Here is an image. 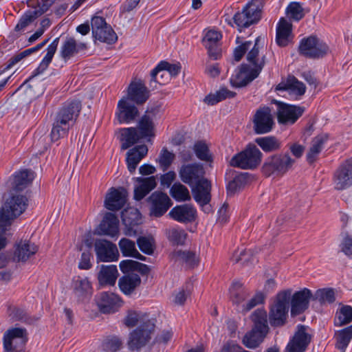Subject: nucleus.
Masks as SVG:
<instances>
[{
	"label": "nucleus",
	"instance_id": "nucleus-1",
	"mask_svg": "<svg viewBox=\"0 0 352 352\" xmlns=\"http://www.w3.org/2000/svg\"><path fill=\"white\" fill-rule=\"evenodd\" d=\"M82 104L79 100L66 101L57 111L50 133L52 142H56L67 135L81 111Z\"/></svg>",
	"mask_w": 352,
	"mask_h": 352
},
{
	"label": "nucleus",
	"instance_id": "nucleus-2",
	"mask_svg": "<svg viewBox=\"0 0 352 352\" xmlns=\"http://www.w3.org/2000/svg\"><path fill=\"white\" fill-rule=\"evenodd\" d=\"M28 199L23 195H13L6 200L0 208V230L6 232L12 221L26 209Z\"/></svg>",
	"mask_w": 352,
	"mask_h": 352
},
{
	"label": "nucleus",
	"instance_id": "nucleus-3",
	"mask_svg": "<svg viewBox=\"0 0 352 352\" xmlns=\"http://www.w3.org/2000/svg\"><path fill=\"white\" fill-rule=\"evenodd\" d=\"M295 162V159L288 152L274 154L265 160L262 171L267 177L272 175L282 176L292 168Z\"/></svg>",
	"mask_w": 352,
	"mask_h": 352
},
{
	"label": "nucleus",
	"instance_id": "nucleus-4",
	"mask_svg": "<svg viewBox=\"0 0 352 352\" xmlns=\"http://www.w3.org/2000/svg\"><path fill=\"white\" fill-rule=\"evenodd\" d=\"M262 156V153L255 145L250 144L244 151L234 155L230 164L233 167L252 170L261 164Z\"/></svg>",
	"mask_w": 352,
	"mask_h": 352
},
{
	"label": "nucleus",
	"instance_id": "nucleus-5",
	"mask_svg": "<svg viewBox=\"0 0 352 352\" xmlns=\"http://www.w3.org/2000/svg\"><path fill=\"white\" fill-rule=\"evenodd\" d=\"M291 294L290 289L280 292L277 294L269 314L270 323L272 327H280L285 324Z\"/></svg>",
	"mask_w": 352,
	"mask_h": 352
},
{
	"label": "nucleus",
	"instance_id": "nucleus-6",
	"mask_svg": "<svg viewBox=\"0 0 352 352\" xmlns=\"http://www.w3.org/2000/svg\"><path fill=\"white\" fill-rule=\"evenodd\" d=\"M3 348L6 352H24L28 342V332L22 327H12L3 334Z\"/></svg>",
	"mask_w": 352,
	"mask_h": 352
},
{
	"label": "nucleus",
	"instance_id": "nucleus-7",
	"mask_svg": "<svg viewBox=\"0 0 352 352\" xmlns=\"http://www.w3.org/2000/svg\"><path fill=\"white\" fill-rule=\"evenodd\" d=\"M261 10L258 1H251L243 7L241 12H236L232 19L239 31H241L242 28H248L258 23L261 19Z\"/></svg>",
	"mask_w": 352,
	"mask_h": 352
},
{
	"label": "nucleus",
	"instance_id": "nucleus-8",
	"mask_svg": "<svg viewBox=\"0 0 352 352\" xmlns=\"http://www.w3.org/2000/svg\"><path fill=\"white\" fill-rule=\"evenodd\" d=\"M54 3L53 0H30L28 6L32 9L26 11L15 26L16 32L23 30L37 17L45 12Z\"/></svg>",
	"mask_w": 352,
	"mask_h": 352
},
{
	"label": "nucleus",
	"instance_id": "nucleus-9",
	"mask_svg": "<svg viewBox=\"0 0 352 352\" xmlns=\"http://www.w3.org/2000/svg\"><path fill=\"white\" fill-rule=\"evenodd\" d=\"M329 51L328 45L316 36L303 38L298 47L299 54L308 58L317 59L324 56Z\"/></svg>",
	"mask_w": 352,
	"mask_h": 352
},
{
	"label": "nucleus",
	"instance_id": "nucleus-10",
	"mask_svg": "<svg viewBox=\"0 0 352 352\" xmlns=\"http://www.w3.org/2000/svg\"><path fill=\"white\" fill-rule=\"evenodd\" d=\"M91 32L93 37L100 42L112 44L116 42L118 36L110 25L106 23L102 16H95L92 17Z\"/></svg>",
	"mask_w": 352,
	"mask_h": 352
},
{
	"label": "nucleus",
	"instance_id": "nucleus-11",
	"mask_svg": "<svg viewBox=\"0 0 352 352\" xmlns=\"http://www.w3.org/2000/svg\"><path fill=\"white\" fill-rule=\"evenodd\" d=\"M154 329L155 324L152 321H147L145 324H140L130 333L128 343L129 349L134 351L144 346L151 340Z\"/></svg>",
	"mask_w": 352,
	"mask_h": 352
},
{
	"label": "nucleus",
	"instance_id": "nucleus-12",
	"mask_svg": "<svg viewBox=\"0 0 352 352\" xmlns=\"http://www.w3.org/2000/svg\"><path fill=\"white\" fill-rule=\"evenodd\" d=\"M253 124L254 131L256 134L270 132L274 124L271 109L267 106L258 108L254 116Z\"/></svg>",
	"mask_w": 352,
	"mask_h": 352
},
{
	"label": "nucleus",
	"instance_id": "nucleus-13",
	"mask_svg": "<svg viewBox=\"0 0 352 352\" xmlns=\"http://www.w3.org/2000/svg\"><path fill=\"white\" fill-rule=\"evenodd\" d=\"M309 328L298 324L292 339L287 346L288 352H304L311 342L312 336L308 332Z\"/></svg>",
	"mask_w": 352,
	"mask_h": 352
},
{
	"label": "nucleus",
	"instance_id": "nucleus-14",
	"mask_svg": "<svg viewBox=\"0 0 352 352\" xmlns=\"http://www.w3.org/2000/svg\"><path fill=\"white\" fill-rule=\"evenodd\" d=\"M179 175L181 180L190 186L206 179L204 178L205 170L203 166L197 163L182 166Z\"/></svg>",
	"mask_w": 352,
	"mask_h": 352
},
{
	"label": "nucleus",
	"instance_id": "nucleus-15",
	"mask_svg": "<svg viewBox=\"0 0 352 352\" xmlns=\"http://www.w3.org/2000/svg\"><path fill=\"white\" fill-rule=\"evenodd\" d=\"M277 105V118L281 124H294L302 115L304 109L274 100Z\"/></svg>",
	"mask_w": 352,
	"mask_h": 352
},
{
	"label": "nucleus",
	"instance_id": "nucleus-16",
	"mask_svg": "<svg viewBox=\"0 0 352 352\" xmlns=\"http://www.w3.org/2000/svg\"><path fill=\"white\" fill-rule=\"evenodd\" d=\"M150 204V214L155 217H162L172 206L168 196L162 192L155 191L148 198Z\"/></svg>",
	"mask_w": 352,
	"mask_h": 352
},
{
	"label": "nucleus",
	"instance_id": "nucleus-17",
	"mask_svg": "<svg viewBox=\"0 0 352 352\" xmlns=\"http://www.w3.org/2000/svg\"><path fill=\"white\" fill-rule=\"evenodd\" d=\"M335 188L342 190L352 186V158L343 162L333 175Z\"/></svg>",
	"mask_w": 352,
	"mask_h": 352
},
{
	"label": "nucleus",
	"instance_id": "nucleus-18",
	"mask_svg": "<svg viewBox=\"0 0 352 352\" xmlns=\"http://www.w3.org/2000/svg\"><path fill=\"white\" fill-rule=\"evenodd\" d=\"M261 70L262 65L258 68L251 69L248 65L243 64L239 71L231 77L230 83L234 87H245L257 78Z\"/></svg>",
	"mask_w": 352,
	"mask_h": 352
},
{
	"label": "nucleus",
	"instance_id": "nucleus-19",
	"mask_svg": "<svg viewBox=\"0 0 352 352\" xmlns=\"http://www.w3.org/2000/svg\"><path fill=\"white\" fill-rule=\"evenodd\" d=\"M139 116L138 108L125 97L119 100L116 117L120 124H129L135 120Z\"/></svg>",
	"mask_w": 352,
	"mask_h": 352
},
{
	"label": "nucleus",
	"instance_id": "nucleus-20",
	"mask_svg": "<svg viewBox=\"0 0 352 352\" xmlns=\"http://www.w3.org/2000/svg\"><path fill=\"white\" fill-rule=\"evenodd\" d=\"M94 246L98 260L102 262L118 260L119 256L118 248L111 242L105 239H97Z\"/></svg>",
	"mask_w": 352,
	"mask_h": 352
},
{
	"label": "nucleus",
	"instance_id": "nucleus-21",
	"mask_svg": "<svg viewBox=\"0 0 352 352\" xmlns=\"http://www.w3.org/2000/svg\"><path fill=\"white\" fill-rule=\"evenodd\" d=\"M96 303L100 312L111 314L118 310L122 301L120 297L113 293L102 292L97 296Z\"/></svg>",
	"mask_w": 352,
	"mask_h": 352
},
{
	"label": "nucleus",
	"instance_id": "nucleus-22",
	"mask_svg": "<svg viewBox=\"0 0 352 352\" xmlns=\"http://www.w3.org/2000/svg\"><path fill=\"white\" fill-rule=\"evenodd\" d=\"M150 96V91L145 86L144 83L139 80L132 81L129 85L127 96L125 97L129 101H132L138 104H144Z\"/></svg>",
	"mask_w": 352,
	"mask_h": 352
},
{
	"label": "nucleus",
	"instance_id": "nucleus-23",
	"mask_svg": "<svg viewBox=\"0 0 352 352\" xmlns=\"http://www.w3.org/2000/svg\"><path fill=\"white\" fill-rule=\"evenodd\" d=\"M311 298L312 293L309 289L295 292L291 298V315L294 316L303 313L309 307Z\"/></svg>",
	"mask_w": 352,
	"mask_h": 352
},
{
	"label": "nucleus",
	"instance_id": "nucleus-24",
	"mask_svg": "<svg viewBox=\"0 0 352 352\" xmlns=\"http://www.w3.org/2000/svg\"><path fill=\"white\" fill-rule=\"evenodd\" d=\"M221 37L222 35L219 32L210 30L206 32L202 38V43L208 50L209 57L213 60H217L221 56L219 43Z\"/></svg>",
	"mask_w": 352,
	"mask_h": 352
},
{
	"label": "nucleus",
	"instance_id": "nucleus-25",
	"mask_svg": "<svg viewBox=\"0 0 352 352\" xmlns=\"http://www.w3.org/2000/svg\"><path fill=\"white\" fill-rule=\"evenodd\" d=\"M126 197L127 192L124 188H111L106 195L104 206L109 210L118 211L124 206Z\"/></svg>",
	"mask_w": 352,
	"mask_h": 352
},
{
	"label": "nucleus",
	"instance_id": "nucleus-26",
	"mask_svg": "<svg viewBox=\"0 0 352 352\" xmlns=\"http://www.w3.org/2000/svg\"><path fill=\"white\" fill-rule=\"evenodd\" d=\"M170 258L175 263L185 265L187 268H194L199 263V256L190 250H175L170 254Z\"/></svg>",
	"mask_w": 352,
	"mask_h": 352
},
{
	"label": "nucleus",
	"instance_id": "nucleus-27",
	"mask_svg": "<svg viewBox=\"0 0 352 352\" xmlns=\"http://www.w3.org/2000/svg\"><path fill=\"white\" fill-rule=\"evenodd\" d=\"M87 48L86 43H78L74 38L67 37L60 47V55L64 61L67 62L78 54L80 51L85 50Z\"/></svg>",
	"mask_w": 352,
	"mask_h": 352
},
{
	"label": "nucleus",
	"instance_id": "nucleus-28",
	"mask_svg": "<svg viewBox=\"0 0 352 352\" xmlns=\"http://www.w3.org/2000/svg\"><path fill=\"white\" fill-rule=\"evenodd\" d=\"M292 24L284 17L280 19L276 26V41L278 46L285 47L292 40Z\"/></svg>",
	"mask_w": 352,
	"mask_h": 352
},
{
	"label": "nucleus",
	"instance_id": "nucleus-29",
	"mask_svg": "<svg viewBox=\"0 0 352 352\" xmlns=\"http://www.w3.org/2000/svg\"><path fill=\"white\" fill-rule=\"evenodd\" d=\"M169 215L175 221L180 223H191L195 220L197 211L195 208L188 204L174 207Z\"/></svg>",
	"mask_w": 352,
	"mask_h": 352
},
{
	"label": "nucleus",
	"instance_id": "nucleus-30",
	"mask_svg": "<svg viewBox=\"0 0 352 352\" xmlns=\"http://www.w3.org/2000/svg\"><path fill=\"white\" fill-rule=\"evenodd\" d=\"M191 187L193 197L201 206H206L210 203L211 200V184L207 179L201 180V182Z\"/></svg>",
	"mask_w": 352,
	"mask_h": 352
},
{
	"label": "nucleus",
	"instance_id": "nucleus-31",
	"mask_svg": "<svg viewBox=\"0 0 352 352\" xmlns=\"http://www.w3.org/2000/svg\"><path fill=\"white\" fill-rule=\"evenodd\" d=\"M38 251V247L30 241H20L16 243L14 252V260L17 262H25Z\"/></svg>",
	"mask_w": 352,
	"mask_h": 352
},
{
	"label": "nucleus",
	"instance_id": "nucleus-32",
	"mask_svg": "<svg viewBox=\"0 0 352 352\" xmlns=\"http://www.w3.org/2000/svg\"><path fill=\"white\" fill-rule=\"evenodd\" d=\"M73 292L78 301H84L92 295V287L87 277H75L72 281Z\"/></svg>",
	"mask_w": 352,
	"mask_h": 352
},
{
	"label": "nucleus",
	"instance_id": "nucleus-33",
	"mask_svg": "<svg viewBox=\"0 0 352 352\" xmlns=\"http://www.w3.org/2000/svg\"><path fill=\"white\" fill-rule=\"evenodd\" d=\"M155 116V109L146 111L140 119L137 129L143 138L155 136V125L153 119Z\"/></svg>",
	"mask_w": 352,
	"mask_h": 352
},
{
	"label": "nucleus",
	"instance_id": "nucleus-34",
	"mask_svg": "<svg viewBox=\"0 0 352 352\" xmlns=\"http://www.w3.org/2000/svg\"><path fill=\"white\" fill-rule=\"evenodd\" d=\"M180 63L170 64L166 61H161L151 72V84L152 82H157L160 85L166 83V80H158L157 76L159 72L168 73L171 76H176L181 71Z\"/></svg>",
	"mask_w": 352,
	"mask_h": 352
},
{
	"label": "nucleus",
	"instance_id": "nucleus-35",
	"mask_svg": "<svg viewBox=\"0 0 352 352\" xmlns=\"http://www.w3.org/2000/svg\"><path fill=\"white\" fill-rule=\"evenodd\" d=\"M148 153V148L145 144L138 145L129 149L126 153V164L129 171L133 173L137 166Z\"/></svg>",
	"mask_w": 352,
	"mask_h": 352
},
{
	"label": "nucleus",
	"instance_id": "nucleus-36",
	"mask_svg": "<svg viewBox=\"0 0 352 352\" xmlns=\"http://www.w3.org/2000/svg\"><path fill=\"white\" fill-rule=\"evenodd\" d=\"M278 91H289L296 96H302L305 94L306 87L305 84L298 80L294 76H288L285 81L280 82L276 88Z\"/></svg>",
	"mask_w": 352,
	"mask_h": 352
},
{
	"label": "nucleus",
	"instance_id": "nucleus-37",
	"mask_svg": "<svg viewBox=\"0 0 352 352\" xmlns=\"http://www.w3.org/2000/svg\"><path fill=\"white\" fill-rule=\"evenodd\" d=\"M136 182L138 184L134 189V199L137 201L142 199L148 194L157 185L156 179L154 176L148 177H137Z\"/></svg>",
	"mask_w": 352,
	"mask_h": 352
},
{
	"label": "nucleus",
	"instance_id": "nucleus-38",
	"mask_svg": "<svg viewBox=\"0 0 352 352\" xmlns=\"http://www.w3.org/2000/svg\"><path fill=\"white\" fill-rule=\"evenodd\" d=\"M59 43V38H56L47 47V53L38 67L33 72L32 74L27 79L25 82L30 80L34 77L42 74L45 71L52 60L53 56L56 52Z\"/></svg>",
	"mask_w": 352,
	"mask_h": 352
},
{
	"label": "nucleus",
	"instance_id": "nucleus-39",
	"mask_svg": "<svg viewBox=\"0 0 352 352\" xmlns=\"http://www.w3.org/2000/svg\"><path fill=\"white\" fill-rule=\"evenodd\" d=\"M141 278L134 272L122 276L118 280L120 290L126 295H130L140 285Z\"/></svg>",
	"mask_w": 352,
	"mask_h": 352
},
{
	"label": "nucleus",
	"instance_id": "nucleus-40",
	"mask_svg": "<svg viewBox=\"0 0 352 352\" xmlns=\"http://www.w3.org/2000/svg\"><path fill=\"white\" fill-rule=\"evenodd\" d=\"M34 178V173L31 170H21L13 175L12 189L21 191L32 183Z\"/></svg>",
	"mask_w": 352,
	"mask_h": 352
},
{
	"label": "nucleus",
	"instance_id": "nucleus-41",
	"mask_svg": "<svg viewBox=\"0 0 352 352\" xmlns=\"http://www.w3.org/2000/svg\"><path fill=\"white\" fill-rule=\"evenodd\" d=\"M121 148L126 150L139 142L143 138L135 127L124 128L120 130Z\"/></svg>",
	"mask_w": 352,
	"mask_h": 352
},
{
	"label": "nucleus",
	"instance_id": "nucleus-42",
	"mask_svg": "<svg viewBox=\"0 0 352 352\" xmlns=\"http://www.w3.org/2000/svg\"><path fill=\"white\" fill-rule=\"evenodd\" d=\"M119 221L116 214L107 212L100 225V228L104 234L115 236L118 233Z\"/></svg>",
	"mask_w": 352,
	"mask_h": 352
},
{
	"label": "nucleus",
	"instance_id": "nucleus-43",
	"mask_svg": "<svg viewBox=\"0 0 352 352\" xmlns=\"http://www.w3.org/2000/svg\"><path fill=\"white\" fill-rule=\"evenodd\" d=\"M230 299L233 304L239 307L241 311V305L245 299L249 296V292L243 287V285L239 282H234L230 288Z\"/></svg>",
	"mask_w": 352,
	"mask_h": 352
},
{
	"label": "nucleus",
	"instance_id": "nucleus-44",
	"mask_svg": "<svg viewBox=\"0 0 352 352\" xmlns=\"http://www.w3.org/2000/svg\"><path fill=\"white\" fill-rule=\"evenodd\" d=\"M118 275L116 265H102L98 274V280L101 285H113Z\"/></svg>",
	"mask_w": 352,
	"mask_h": 352
},
{
	"label": "nucleus",
	"instance_id": "nucleus-45",
	"mask_svg": "<svg viewBox=\"0 0 352 352\" xmlns=\"http://www.w3.org/2000/svg\"><path fill=\"white\" fill-rule=\"evenodd\" d=\"M255 142L265 153H272L279 151L282 146V142L275 136H265L257 138Z\"/></svg>",
	"mask_w": 352,
	"mask_h": 352
},
{
	"label": "nucleus",
	"instance_id": "nucleus-46",
	"mask_svg": "<svg viewBox=\"0 0 352 352\" xmlns=\"http://www.w3.org/2000/svg\"><path fill=\"white\" fill-rule=\"evenodd\" d=\"M327 139V135H319L312 140L311 145L307 154V160L309 164H312L316 160L318 155L322 150Z\"/></svg>",
	"mask_w": 352,
	"mask_h": 352
},
{
	"label": "nucleus",
	"instance_id": "nucleus-47",
	"mask_svg": "<svg viewBox=\"0 0 352 352\" xmlns=\"http://www.w3.org/2000/svg\"><path fill=\"white\" fill-rule=\"evenodd\" d=\"M134 217H128L129 211L122 212V219L123 223L126 226L124 234L129 236L137 235V231L133 229V226L138 225L140 220V213L138 210H133L130 212Z\"/></svg>",
	"mask_w": 352,
	"mask_h": 352
},
{
	"label": "nucleus",
	"instance_id": "nucleus-48",
	"mask_svg": "<svg viewBox=\"0 0 352 352\" xmlns=\"http://www.w3.org/2000/svg\"><path fill=\"white\" fill-rule=\"evenodd\" d=\"M251 320L253 322L252 328L266 333H268L267 314L265 310L257 309L251 315Z\"/></svg>",
	"mask_w": 352,
	"mask_h": 352
},
{
	"label": "nucleus",
	"instance_id": "nucleus-49",
	"mask_svg": "<svg viewBox=\"0 0 352 352\" xmlns=\"http://www.w3.org/2000/svg\"><path fill=\"white\" fill-rule=\"evenodd\" d=\"M267 333L255 330L254 328L245 333L242 339V343L249 349L256 348L263 340Z\"/></svg>",
	"mask_w": 352,
	"mask_h": 352
},
{
	"label": "nucleus",
	"instance_id": "nucleus-50",
	"mask_svg": "<svg viewBox=\"0 0 352 352\" xmlns=\"http://www.w3.org/2000/svg\"><path fill=\"white\" fill-rule=\"evenodd\" d=\"M335 338L336 340V348L344 352L352 339V324L337 331Z\"/></svg>",
	"mask_w": 352,
	"mask_h": 352
},
{
	"label": "nucleus",
	"instance_id": "nucleus-51",
	"mask_svg": "<svg viewBox=\"0 0 352 352\" xmlns=\"http://www.w3.org/2000/svg\"><path fill=\"white\" fill-rule=\"evenodd\" d=\"M49 41V38L44 40L43 42L38 43L36 46L27 49L16 56L12 57L8 61L6 67L4 68V70L10 69L15 64L21 60L25 57L30 55L31 54L38 51L41 48H43Z\"/></svg>",
	"mask_w": 352,
	"mask_h": 352
},
{
	"label": "nucleus",
	"instance_id": "nucleus-52",
	"mask_svg": "<svg viewBox=\"0 0 352 352\" xmlns=\"http://www.w3.org/2000/svg\"><path fill=\"white\" fill-rule=\"evenodd\" d=\"M147 321H151L148 319V316L146 313L135 311H129L124 320V324L129 327H133L140 323L145 324Z\"/></svg>",
	"mask_w": 352,
	"mask_h": 352
},
{
	"label": "nucleus",
	"instance_id": "nucleus-53",
	"mask_svg": "<svg viewBox=\"0 0 352 352\" xmlns=\"http://www.w3.org/2000/svg\"><path fill=\"white\" fill-rule=\"evenodd\" d=\"M351 322H352V307L349 305L342 306L336 313L335 325L341 327Z\"/></svg>",
	"mask_w": 352,
	"mask_h": 352
},
{
	"label": "nucleus",
	"instance_id": "nucleus-54",
	"mask_svg": "<svg viewBox=\"0 0 352 352\" xmlns=\"http://www.w3.org/2000/svg\"><path fill=\"white\" fill-rule=\"evenodd\" d=\"M248 175L247 173L236 175L227 186L228 194L233 195L241 189L247 183Z\"/></svg>",
	"mask_w": 352,
	"mask_h": 352
},
{
	"label": "nucleus",
	"instance_id": "nucleus-55",
	"mask_svg": "<svg viewBox=\"0 0 352 352\" xmlns=\"http://www.w3.org/2000/svg\"><path fill=\"white\" fill-rule=\"evenodd\" d=\"M287 16L290 20L299 21L305 16L304 9L298 2H291L287 7L285 10Z\"/></svg>",
	"mask_w": 352,
	"mask_h": 352
},
{
	"label": "nucleus",
	"instance_id": "nucleus-56",
	"mask_svg": "<svg viewBox=\"0 0 352 352\" xmlns=\"http://www.w3.org/2000/svg\"><path fill=\"white\" fill-rule=\"evenodd\" d=\"M171 196L178 201L189 200L190 196L188 188L180 183H175L170 190Z\"/></svg>",
	"mask_w": 352,
	"mask_h": 352
},
{
	"label": "nucleus",
	"instance_id": "nucleus-57",
	"mask_svg": "<svg viewBox=\"0 0 352 352\" xmlns=\"http://www.w3.org/2000/svg\"><path fill=\"white\" fill-rule=\"evenodd\" d=\"M140 250L146 254L151 255L155 250V240L152 236H140L137 239Z\"/></svg>",
	"mask_w": 352,
	"mask_h": 352
},
{
	"label": "nucleus",
	"instance_id": "nucleus-58",
	"mask_svg": "<svg viewBox=\"0 0 352 352\" xmlns=\"http://www.w3.org/2000/svg\"><path fill=\"white\" fill-rule=\"evenodd\" d=\"M187 233L183 229L172 228L168 231V240L175 245H184Z\"/></svg>",
	"mask_w": 352,
	"mask_h": 352
},
{
	"label": "nucleus",
	"instance_id": "nucleus-59",
	"mask_svg": "<svg viewBox=\"0 0 352 352\" xmlns=\"http://www.w3.org/2000/svg\"><path fill=\"white\" fill-rule=\"evenodd\" d=\"M196 156L200 160L206 162L212 161V155L209 152V148L206 144L204 142L199 141L195 144L193 147Z\"/></svg>",
	"mask_w": 352,
	"mask_h": 352
},
{
	"label": "nucleus",
	"instance_id": "nucleus-60",
	"mask_svg": "<svg viewBox=\"0 0 352 352\" xmlns=\"http://www.w3.org/2000/svg\"><path fill=\"white\" fill-rule=\"evenodd\" d=\"M118 245L120 252L124 256L132 257L137 252L135 243L129 239H121Z\"/></svg>",
	"mask_w": 352,
	"mask_h": 352
},
{
	"label": "nucleus",
	"instance_id": "nucleus-61",
	"mask_svg": "<svg viewBox=\"0 0 352 352\" xmlns=\"http://www.w3.org/2000/svg\"><path fill=\"white\" fill-rule=\"evenodd\" d=\"M259 41V38H256L255 40V43L252 50L248 53L247 55V60L252 64L254 67L258 68L261 65H262V69L265 65V57H263L261 60L258 63L257 57L259 53V47H258V43Z\"/></svg>",
	"mask_w": 352,
	"mask_h": 352
},
{
	"label": "nucleus",
	"instance_id": "nucleus-62",
	"mask_svg": "<svg viewBox=\"0 0 352 352\" xmlns=\"http://www.w3.org/2000/svg\"><path fill=\"white\" fill-rule=\"evenodd\" d=\"M314 298L320 303H332L335 301V293L332 289H321L316 291Z\"/></svg>",
	"mask_w": 352,
	"mask_h": 352
},
{
	"label": "nucleus",
	"instance_id": "nucleus-63",
	"mask_svg": "<svg viewBox=\"0 0 352 352\" xmlns=\"http://www.w3.org/2000/svg\"><path fill=\"white\" fill-rule=\"evenodd\" d=\"M175 158V155L167 150L166 148H163L160 152L158 162L163 171L166 170Z\"/></svg>",
	"mask_w": 352,
	"mask_h": 352
},
{
	"label": "nucleus",
	"instance_id": "nucleus-64",
	"mask_svg": "<svg viewBox=\"0 0 352 352\" xmlns=\"http://www.w3.org/2000/svg\"><path fill=\"white\" fill-rule=\"evenodd\" d=\"M265 301V296L263 293L257 292L245 304L241 305V312L247 313L256 306L263 304Z\"/></svg>",
	"mask_w": 352,
	"mask_h": 352
}]
</instances>
